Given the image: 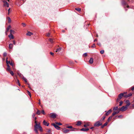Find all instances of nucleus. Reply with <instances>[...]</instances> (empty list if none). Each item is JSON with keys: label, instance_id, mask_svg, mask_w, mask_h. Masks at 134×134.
<instances>
[{"label": "nucleus", "instance_id": "25", "mask_svg": "<svg viewBox=\"0 0 134 134\" xmlns=\"http://www.w3.org/2000/svg\"><path fill=\"white\" fill-rule=\"evenodd\" d=\"M7 59H8V58H7V59H6V62L7 64V65H8V64H9V63H10V62L9 61H8Z\"/></svg>", "mask_w": 134, "mask_h": 134}, {"label": "nucleus", "instance_id": "9", "mask_svg": "<svg viewBox=\"0 0 134 134\" xmlns=\"http://www.w3.org/2000/svg\"><path fill=\"white\" fill-rule=\"evenodd\" d=\"M124 95H123V93H121L120 94L119 96H118V97L119 98V99H121L123 96L124 97Z\"/></svg>", "mask_w": 134, "mask_h": 134}, {"label": "nucleus", "instance_id": "20", "mask_svg": "<svg viewBox=\"0 0 134 134\" xmlns=\"http://www.w3.org/2000/svg\"><path fill=\"white\" fill-rule=\"evenodd\" d=\"M49 41L52 44L54 42V41H53V39H52L51 38H49Z\"/></svg>", "mask_w": 134, "mask_h": 134}, {"label": "nucleus", "instance_id": "60", "mask_svg": "<svg viewBox=\"0 0 134 134\" xmlns=\"http://www.w3.org/2000/svg\"><path fill=\"white\" fill-rule=\"evenodd\" d=\"M127 93V92H124L123 93H123V95H125L124 94H126Z\"/></svg>", "mask_w": 134, "mask_h": 134}, {"label": "nucleus", "instance_id": "52", "mask_svg": "<svg viewBox=\"0 0 134 134\" xmlns=\"http://www.w3.org/2000/svg\"><path fill=\"white\" fill-rule=\"evenodd\" d=\"M131 90L132 91L134 90V86L132 87L131 88Z\"/></svg>", "mask_w": 134, "mask_h": 134}, {"label": "nucleus", "instance_id": "1", "mask_svg": "<svg viewBox=\"0 0 134 134\" xmlns=\"http://www.w3.org/2000/svg\"><path fill=\"white\" fill-rule=\"evenodd\" d=\"M35 125L34 126L35 128L37 129H39L40 131H42V127L40 125V123H39L38 124L37 123L36 121H35Z\"/></svg>", "mask_w": 134, "mask_h": 134}, {"label": "nucleus", "instance_id": "46", "mask_svg": "<svg viewBox=\"0 0 134 134\" xmlns=\"http://www.w3.org/2000/svg\"><path fill=\"white\" fill-rule=\"evenodd\" d=\"M120 99H119V98L118 97V98L116 99V102H118L119 101V100H120Z\"/></svg>", "mask_w": 134, "mask_h": 134}, {"label": "nucleus", "instance_id": "43", "mask_svg": "<svg viewBox=\"0 0 134 134\" xmlns=\"http://www.w3.org/2000/svg\"><path fill=\"white\" fill-rule=\"evenodd\" d=\"M10 8H9L8 10V14L9 15V13H10Z\"/></svg>", "mask_w": 134, "mask_h": 134}, {"label": "nucleus", "instance_id": "38", "mask_svg": "<svg viewBox=\"0 0 134 134\" xmlns=\"http://www.w3.org/2000/svg\"><path fill=\"white\" fill-rule=\"evenodd\" d=\"M67 128L72 129V126H68L66 127Z\"/></svg>", "mask_w": 134, "mask_h": 134}, {"label": "nucleus", "instance_id": "19", "mask_svg": "<svg viewBox=\"0 0 134 134\" xmlns=\"http://www.w3.org/2000/svg\"><path fill=\"white\" fill-rule=\"evenodd\" d=\"M11 27V26L10 25H9L7 28V30H6V31H5V32L6 33L7 32H8V31H9V29H10Z\"/></svg>", "mask_w": 134, "mask_h": 134}, {"label": "nucleus", "instance_id": "31", "mask_svg": "<svg viewBox=\"0 0 134 134\" xmlns=\"http://www.w3.org/2000/svg\"><path fill=\"white\" fill-rule=\"evenodd\" d=\"M55 123L57 125H62V124H61L60 122H56Z\"/></svg>", "mask_w": 134, "mask_h": 134}, {"label": "nucleus", "instance_id": "48", "mask_svg": "<svg viewBox=\"0 0 134 134\" xmlns=\"http://www.w3.org/2000/svg\"><path fill=\"white\" fill-rule=\"evenodd\" d=\"M50 35V33L48 32V33H47V36H49V35Z\"/></svg>", "mask_w": 134, "mask_h": 134}, {"label": "nucleus", "instance_id": "17", "mask_svg": "<svg viewBox=\"0 0 134 134\" xmlns=\"http://www.w3.org/2000/svg\"><path fill=\"white\" fill-rule=\"evenodd\" d=\"M111 112V109L108 110L106 114V115L107 116Z\"/></svg>", "mask_w": 134, "mask_h": 134}, {"label": "nucleus", "instance_id": "35", "mask_svg": "<svg viewBox=\"0 0 134 134\" xmlns=\"http://www.w3.org/2000/svg\"><path fill=\"white\" fill-rule=\"evenodd\" d=\"M130 105V103H128L125 106L126 107V108L127 109V107Z\"/></svg>", "mask_w": 134, "mask_h": 134}, {"label": "nucleus", "instance_id": "13", "mask_svg": "<svg viewBox=\"0 0 134 134\" xmlns=\"http://www.w3.org/2000/svg\"><path fill=\"white\" fill-rule=\"evenodd\" d=\"M7 66L8 67L7 69V70L9 72L11 71L10 67L9 65H8Z\"/></svg>", "mask_w": 134, "mask_h": 134}, {"label": "nucleus", "instance_id": "39", "mask_svg": "<svg viewBox=\"0 0 134 134\" xmlns=\"http://www.w3.org/2000/svg\"><path fill=\"white\" fill-rule=\"evenodd\" d=\"M104 50H101V51H100V53L101 54H103L104 53Z\"/></svg>", "mask_w": 134, "mask_h": 134}, {"label": "nucleus", "instance_id": "44", "mask_svg": "<svg viewBox=\"0 0 134 134\" xmlns=\"http://www.w3.org/2000/svg\"><path fill=\"white\" fill-rule=\"evenodd\" d=\"M107 124H108V123H107V122H106L104 124V126H106L107 125Z\"/></svg>", "mask_w": 134, "mask_h": 134}, {"label": "nucleus", "instance_id": "37", "mask_svg": "<svg viewBox=\"0 0 134 134\" xmlns=\"http://www.w3.org/2000/svg\"><path fill=\"white\" fill-rule=\"evenodd\" d=\"M123 103V102L122 101L120 102H119V105L120 106L121 105H122V103Z\"/></svg>", "mask_w": 134, "mask_h": 134}, {"label": "nucleus", "instance_id": "51", "mask_svg": "<svg viewBox=\"0 0 134 134\" xmlns=\"http://www.w3.org/2000/svg\"><path fill=\"white\" fill-rule=\"evenodd\" d=\"M35 114L34 113H33L32 115V118H34L35 117Z\"/></svg>", "mask_w": 134, "mask_h": 134}, {"label": "nucleus", "instance_id": "40", "mask_svg": "<svg viewBox=\"0 0 134 134\" xmlns=\"http://www.w3.org/2000/svg\"><path fill=\"white\" fill-rule=\"evenodd\" d=\"M7 55V53L6 52H5L3 53V55L4 57L5 56Z\"/></svg>", "mask_w": 134, "mask_h": 134}, {"label": "nucleus", "instance_id": "24", "mask_svg": "<svg viewBox=\"0 0 134 134\" xmlns=\"http://www.w3.org/2000/svg\"><path fill=\"white\" fill-rule=\"evenodd\" d=\"M40 111L39 110H37L36 112V114L38 115H40Z\"/></svg>", "mask_w": 134, "mask_h": 134}, {"label": "nucleus", "instance_id": "2", "mask_svg": "<svg viewBox=\"0 0 134 134\" xmlns=\"http://www.w3.org/2000/svg\"><path fill=\"white\" fill-rule=\"evenodd\" d=\"M102 124L99 121L96 122L94 124V126H95L98 127L99 126L101 125Z\"/></svg>", "mask_w": 134, "mask_h": 134}, {"label": "nucleus", "instance_id": "41", "mask_svg": "<svg viewBox=\"0 0 134 134\" xmlns=\"http://www.w3.org/2000/svg\"><path fill=\"white\" fill-rule=\"evenodd\" d=\"M41 112H42V113L43 114H44V115L45 114V113L44 111L43 110H42V111Z\"/></svg>", "mask_w": 134, "mask_h": 134}, {"label": "nucleus", "instance_id": "8", "mask_svg": "<svg viewBox=\"0 0 134 134\" xmlns=\"http://www.w3.org/2000/svg\"><path fill=\"white\" fill-rule=\"evenodd\" d=\"M122 3L123 5H126L127 8L129 7V6L127 5L125 1H122Z\"/></svg>", "mask_w": 134, "mask_h": 134}, {"label": "nucleus", "instance_id": "62", "mask_svg": "<svg viewBox=\"0 0 134 134\" xmlns=\"http://www.w3.org/2000/svg\"><path fill=\"white\" fill-rule=\"evenodd\" d=\"M18 74L20 76H21V74H20V73H18Z\"/></svg>", "mask_w": 134, "mask_h": 134}, {"label": "nucleus", "instance_id": "49", "mask_svg": "<svg viewBox=\"0 0 134 134\" xmlns=\"http://www.w3.org/2000/svg\"><path fill=\"white\" fill-rule=\"evenodd\" d=\"M50 54H51V55H52L53 56V55L54 54V53H52V52H50Z\"/></svg>", "mask_w": 134, "mask_h": 134}, {"label": "nucleus", "instance_id": "57", "mask_svg": "<svg viewBox=\"0 0 134 134\" xmlns=\"http://www.w3.org/2000/svg\"><path fill=\"white\" fill-rule=\"evenodd\" d=\"M9 64H10L12 66H13V64L12 62H10V63H9Z\"/></svg>", "mask_w": 134, "mask_h": 134}, {"label": "nucleus", "instance_id": "34", "mask_svg": "<svg viewBox=\"0 0 134 134\" xmlns=\"http://www.w3.org/2000/svg\"><path fill=\"white\" fill-rule=\"evenodd\" d=\"M125 103L127 104L128 103H130L129 100H127L125 101Z\"/></svg>", "mask_w": 134, "mask_h": 134}, {"label": "nucleus", "instance_id": "18", "mask_svg": "<svg viewBox=\"0 0 134 134\" xmlns=\"http://www.w3.org/2000/svg\"><path fill=\"white\" fill-rule=\"evenodd\" d=\"M81 124V123L80 121H78L77 122V124H76V125L78 126H79Z\"/></svg>", "mask_w": 134, "mask_h": 134}, {"label": "nucleus", "instance_id": "56", "mask_svg": "<svg viewBox=\"0 0 134 134\" xmlns=\"http://www.w3.org/2000/svg\"><path fill=\"white\" fill-rule=\"evenodd\" d=\"M122 117V115H120L118 116V118H120Z\"/></svg>", "mask_w": 134, "mask_h": 134}, {"label": "nucleus", "instance_id": "64", "mask_svg": "<svg viewBox=\"0 0 134 134\" xmlns=\"http://www.w3.org/2000/svg\"><path fill=\"white\" fill-rule=\"evenodd\" d=\"M97 41V40L96 39L95 40H94V42H95L96 41Z\"/></svg>", "mask_w": 134, "mask_h": 134}, {"label": "nucleus", "instance_id": "29", "mask_svg": "<svg viewBox=\"0 0 134 134\" xmlns=\"http://www.w3.org/2000/svg\"><path fill=\"white\" fill-rule=\"evenodd\" d=\"M75 9L78 11H81V8H75Z\"/></svg>", "mask_w": 134, "mask_h": 134}, {"label": "nucleus", "instance_id": "11", "mask_svg": "<svg viewBox=\"0 0 134 134\" xmlns=\"http://www.w3.org/2000/svg\"><path fill=\"white\" fill-rule=\"evenodd\" d=\"M89 130V129L87 128H82L81 129V131H87Z\"/></svg>", "mask_w": 134, "mask_h": 134}, {"label": "nucleus", "instance_id": "61", "mask_svg": "<svg viewBox=\"0 0 134 134\" xmlns=\"http://www.w3.org/2000/svg\"><path fill=\"white\" fill-rule=\"evenodd\" d=\"M105 116L103 117L102 119V120H104L105 119Z\"/></svg>", "mask_w": 134, "mask_h": 134}, {"label": "nucleus", "instance_id": "16", "mask_svg": "<svg viewBox=\"0 0 134 134\" xmlns=\"http://www.w3.org/2000/svg\"><path fill=\"white\" fill-rule=\"evenodd\" d=\"M9 37L10 38V39H14V37L13 36L12 34H10L9 36Z\"/></svg>", "mask_w": 134, "mask_h": 134}, {"label": "nucleus", "instance_id": "54", "mask_svg": "<svg viewBox=\"0 0 134 134\" xmlns=\"http://www.w3.org/2000/svg\"><path fill=\"white\" fill-rule=\"evenodd\" d=\"M97 44L100 46H101V44L100 42L98 43Z\"/></svg>", "mask_w": 134, "mask_h": 134}, {"label": "nucleus", "instance_id": "4", "mask_svg": "<svg viewBox=\"0 0 134 134\" xmlns=\"http://www.w3.org/2000/svg\"><path fill=\"white\" fill-rule=\"evenodd\" d=\"M3 2L4 3V6H6L7 7H9V4L7 2L5 1H3Z\"/></svg>", "mask_w": 134, "mask_h": 134}, {"label": "nucleus", "instance_id": "33", "mask_svg": "<svg viewBox=\"0 0 134 134\" xmlns=\"http://www.w3.org/2000/svg\"><path fill=\"white\" fill-rule=\"evenodd\" d=\"M34 130L35 131V132H36V133H38V131L37 129H36L35 128Z\"/></svg>", "mask_w": 134, "mask_h": 134}, {"label": "nucleus", "instance_id": "3", "mask_svg": "<svg viewBox=\"0 0 134 134\" xmlns=\"http://www.w3.org/2000/svg\"><path fill=\"white\" fill-rule=\"evenodd\" d=\"M127 109L125 107L123 106L120 109V110L123 111H125Z\"/></svg>", "mask_w": 134, "mask_h": 134}, {"label": "nucleus", "instance_id": "47", "mask_svg": "<svg viewBox=\"0 0 134 134\" xmlns=\"http://www.w3.org/2000/svg\"><path fill=\"white\" fill-rule=\"evenodd\" d=\"M83 55L85 56H86L87 55V53H85L83 54Z\"/></svg>", "mask_w": 134, "mask_h": 134}, {"label": "nucleus", "instance_id": "45", "mask_svg": "<svg viewBox=\"0 0 134 134\" xmlns=\"http://www.w3.org/2000/svg\"><path fill=\"white\" fill-rule=\"evenodd\" d=\"M22 24L23 25V27H25L26 26V24L24 23H22Z\"/></svg>", "mask_w": 134, "mask_h": 134}, {"label": "nucleus", "instance_id": "42", "mask_svg": "<svg viewBox=\"0 0 134 134\" xmlns=\"http://www.w3.org/2000/svg\"><path fill=\"white\" fill-rule=\"evenodd\" d=\"M96 46L95 45V44H93V45L91 47L92 48H94Z\"/></svg>", "mask_w": 134, "mask_h": 134}, {"label": "nucleus", "instance_id": "50", "mask_svg": "<svg viewBox=\"0 0 134 134\" xmlns=\"http://www.w3.org/2000/svg\"><path fill=\"white\" fill-rule=\"evenodd\" d=\"M115 112H114L112 114V115L111 116H112V117L114 116V115H115Z\"/></svg>", "mask_w": 134, "mask_h": 134}, {"label": "nucleus", "instance_id": "7", "mask_svg": "<svg viewBox=\"0 0 134 134\" xmlns=\"http://www.w3.org/2000/svg\"><path fill=\"white\" fill-rule=\"evenodd\" d=\"M43 123L44 125L47 126H48L49 125V123L46 122L44 120L43 121Z\"/></svg>", "mask_w": 134, "mask_h": 134}, {"label": "nucleus", "instance_id": "10", "mask_svg": "<svg viewBox=\"0 0 134 134\" xmlns=\"http://www.w3.org/2000/svg\"><path fill=\"white\" fill-rule=\"evenodd\" d=\"M132 95V94L131 93H130L127 95H125L124 96V97L125 98H127Z\"/></svg>", "mask_w": 134, "mask_h": 134}, {"label": "nucleus", "instance_id": "22", "mask_svg": "<svg viewBox=\"0 0 134 134\" xmlns=\"http://www.w3.org/2000/svg\"><path fill=\"white\" fill-rule=\"evenodd\" d=\"M113 110L114 111L117 110H118V107H114L113 108Z\"/></svg>", "mask_w": 134, "mask_h": 134}, {"label": "nucleus", "instance_id": "55", "mask_svg": "<svg viewBox=\"0 0 134 134\" xmlns=\"http://www.w3.org/2000/svg\"><path fill=\"white\" fill-rule=\"evenodd\" d=\"M88 124H85V125H84V126L85 127H86L87 126H88Z\"/></svg>", "mask_w": 134, "mask_h": 134}, {"label": "nucleus", "instance_id": "27", "mask_svg": "<svg viewBox=\"0 0 134 134\" xmlns=\"http://www.w3.org/2000/svg\"><path fill=\"white\" fill-rule=\"evenodd\" d=\"M10 34H14V33L15 31L14 30H10Z\"/></svg>", "mask_w": 134, "mask_h": 134}, {"label": "nucleus", "instance_id": "63", "mask_svg": "<svg viewBox=\"0 0 134 134\" xmlns=\"http://www.w3.org/2000/svg\"><path fill=\"white\" fill-rule=\"evenodd\" d=\"M105 126H104V125H102L101 126L102 128H103Z\"/></svg>", "mask_w": 134, "mask_h": 134}, {"label": "nucleus", "instance_id": "28", "mask_svg": "<svg viewBox=\"0 0 134 134\" xmlns=\"http://www.w3.org/2000/svg\"><path fill=\"white\" fill-rule=\"evenodd\" d=\"M9 72L10 73V74L12 76H13V75H14V73H13V71H9Z\"/></svg>", "mask_w": 134, "mask_h": 134}, {"label": "nucleus", "instance_id": "30", "mask_svg": "<svg viewBox=\"0 0 134 134\" xmlns=\"http://www.w3.org/2000/svg\"><path fill=\"white\" fill-rule=\"evenodd\" d=\"M8 23H10L11 22V19L9 17H8Z\"/></svg>", "mask_w": 134, "mask_h": 134}, {"label": "nucleus", "instance_id": "12", "mask_svg": "<svg viewBox=\"0 0 134 134\" xmlns=\"http://www.w3.org/2000/svg\"><path fill=\"white\" fill-rule=\"evenodd\" d=\"M13 45L12 44L10 43L9 45V48L10 49H12L13 48Z\"/></svg>", "mask_w": 134, "mask_h": 134}, {"label": "nucleus", "instance_id": "6", "mask_svg": "<svg viewBox=\"0 0 134 134\" xmlns=\"http://www.w3.org/2000/svg\"><path fill=\"white\" fill-rule=\"evenodd\" d=\"M50 117L52 118H55L56 117V115L54 113H51L50 114Z\"/></svg>", "mask_w": 134, "mask_h": 134}, {"label": "nucleus", "instance_id": "59", "mask_svg": "<svg viewBox=\"0 0 134 134\" xmlns=\"http://www.w3.org/2000/svg\"><path fill=\"white\" fill-rule=\"evenodd\" d=\"M13 44H14V45H15L16 44V43L15 41L14 40L13 41Z\"/></svg>", "mask_w": 134, "mask_h": 134}, {"label": "nucleus", "instance_id": "14", "mask_svg": "<svg viewBox=\"0 0 134 134\" xmlns=\"http://www.w3.org/2000/svg\"><path fill=\"white\" fill-rule=\"evenodd\" d=\"M33 33L31 32H28L27 33H26V35L29 36H31V35H33Z\"/></svg>", "mask_w": 134, "mask_h": 134}, {"label": "nucleus", "instance_id": "36", "mask_svg": "<svg viewBox=\"0 0 134 134\" xmlns=\"http://www.w3.org/2000/svg\"><path fill=\"white\" fill-rule=\"evenodd\" d=\"M27 93L30 96V97H31V93L29 91H27Z\"/></svg>", "mask_w": 134, "mask_h": 134}, {"label": "nucleus", "instance_id": "21", "mask_svg": "<svg viewBox=\"0 0 134 134\" xmlns=\"http://www.w3.org/2000/svg\"><path fill=\"white\" fill-rule=\"evenodd\" d=\"M61 48H59L57 49L55 51L56 52H59L61 50Z\"/></svg>", "mask_w": 134, "mask_h": 134}, {"label": "nucleus", "instance_id": "15", "mask_svg": "<svg viewBox=\"0 0 134 134\" xmlns=\"http://www.w3.org/2000/svg\"><path fill=\"white\" fill-rule=\"evenodd\" d=\"M89 62L91 64H92L93 62V59L92 58H90Z\"/></svg>", "mask_w": 134, "mask_h": 134}, {"label": "nucleus", "instance_id": "32", "mask_svg": "<svg viewBox=\"0 0 134 134\" xmlns=\"http://www.w3.org/2000/svg\"><path fill=\"white\" fill-rule=\"evenodd\" d=\"M23 79L26 83L27 82V79L23 77Z\"/></svg>", "mask_w": 134, "mask_h": 134}, {"label": "nucleus", "instance_id": "5", "mask_svg": "<svg viewBox=\"0 0 134 134\" xmlns=\"http://www.w3.org/2000/svg\"><path fill=\"white\" fill-rule=\"evenodd\" d=\"M52 125L54 126L56 129L57 130H59V128H60V127L59 126L54 123H53Z\"/></svg>", "mask_w": 134, "mask_h": 134}, {"label": "nucleus", "instance_id": "23", "mask_svg": "<svg viewBox=\"0 0 134 134\" xmlns=\"http://www.w3.org/2000/svg\"><path fill=\"white\" fill-rule=\"evenodd\" d=\"M69 130L68 129H66L63 131V132L64 133H67L69 131Z\"/></svg>", "mask_w": 134, "mask_h": 134}, {"label": "nucleus", "instance_id": "58", "mask_svg": "<svg viewBox=\"0 0 134 134\" xmlns=\"http://www.w3.org/2000/svg\"><path fill=\"white\" fill-rule=\"evenodd\" d=\"M119 112V111H116L115 112V114H118Z\"/></svg>", "mask_w": 134, "mask_h": 134}, {"label": "nucleus", "instance_id": "53", "mask_svg": "<svg viewBox=\"0 0 134 134\" xmlns=\"http://www.w3.org/2000/svg\"><path fill=\"white\" fill-rule=\"evenodd\" d=\"M18 83L19 85V86H20V83H19V80H18Z\"/></svg>", "mask_w": 134, "mask_h": 134}, {"label": "nucleus", "instance_id": "26", "mask_svg": "<svg viewBox=\"0 0 134 134\" xmlns=\"http://www.w3.org/2000/svg\"><path fill=\"white\" fill-rule=\"evenodd\" d=\"M112 116L109 117L108 119V122L110 120L112 119Z\"/></svg>", "mask_w": 134, "mask_h": 134}]
</instances>
